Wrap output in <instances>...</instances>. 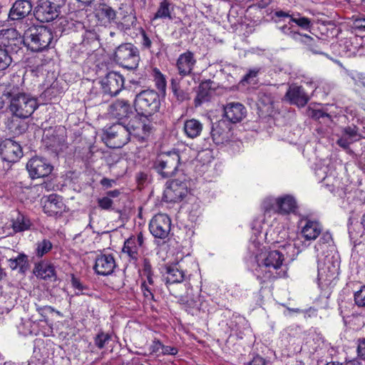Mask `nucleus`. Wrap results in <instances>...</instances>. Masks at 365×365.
I'll return each instance as SVG.
<instances>
[{"instance_id": "1", "label": "nucleus", "mask_w": 365, "mask_h": 365, "mask_svg": "<svg viewBox=\"0 0 365 365\" xmlns=\"http://www.w3.org/2000/svg\"><path fill=\"white\" fill-rule=\"evenodd\" d=\"M257 267L255 273L260 283H267L287 277L288 267L284 255L278 250H262L255 257Z\"/></svg>"}, {"instance_id": "2", "label": "nucleus", "mask_w": 365, "mask_h": 365, "mask_svg": "<svg viewBox=\"0 0 365 365\" xmlns=\"http://www.w3.org/2000/svg\"><path fill=\"white\" fill-rule=\"evenodd\" d=\"M4 96L10 98L9 110L17 118H29L38 108L36 99L20 92L18 86L8 87Z\"/></svg>"}, {"instance_id": "3", "label": "nucleus", "mask_w": 365, "mask_h": 365, "mask_svg": "<svg viewBox=\"0 0 365 365\" xmlns=\"http://www.w3.org/2000/svg\"><path fill=\"white\" fill-rule=\"evenodd\" d=\"M25 45L34 52H40L51 43V29L44 26H32L24 31Z\"/></svg>"}, {"instance_id": "4", "label": "nucleus", "mask_w": 365, "mask_h": 365, "mask_svg": "<svg viewBox=\"0 0 365 365\" xmlns=\"http://www.w3.org/2000/svg\"><path fill=\"white\" fill-rule=\"evenodd\" d=\"M134 106L139 115L149 118L159 110L160 96L154 90L143 91L136 95Z\"/></svg>"}, {"instance_id": "5", "label": "nucleus", "mask_w": 365, "mask_h": 365, "mask_svg": "<svg viewBox=\"0 0 365 365\" xmlns=\"http://www.w3.org/2000/svg\"><path fill=\"white\" fill-rule=\"evenodd\" d=\"M180 165L179 152L173 150L158 155L153 162V167L163 178H169L176 173Z\"/></svg>"}, {"instance_id": "6", "label": "nucleus", "mask_w": 365, "mask_h": 365, "mask_svg": "<svg viewBox=\"0 0 365 365\" xmlns=\"http://www.w3.org/2000/svg\"><path fill=\"white\" fill-rule=\"evenodd\" d=\"M140 60L138 48L130 43L119 45L114 51L113 61L119 66L128 69H135Z\"/></svg>"}, {"instance_id": "7", "label": "nucleus", "mask_w": 365, "mask_h": 365, "mask_svg": "<svg viewBox=\"0 0 365 365\" xmlns=\"http://www.w3.org/2000/svg\"><path fill=\"white\" fill-rule=\"evenodd\" d=\"M103 140L109 148H120L128 143L129 132L124 123L118 122L104 130Z\"/></svg>"}, {"instance_id": "8", "label": "nucleus", "mask_w": 365, "mask_h": 365, "mask_svg": "<svg viewBox=\"0 0 365 365\" xmlns=\"http://www.w3.org/2000/svg\"><path fill=\"white\" fill-rule=\"evenodd\" d=\"M125 125L129 132V138L133 135L141 143L148 138L153 130V125L149 118L139 115L138 113L128 123H125Z\"/></svg>"}, {"instance_id": "9", "label": "nucleus", "mask_w": 365, "mask_h": 365, "mask_svg": "<svg viewBox=\"0 0 365 365\" xmlns=\"http://www.w3.org/2000/svg\"><path fill=\"white\" fill-rule=\"evenodd\" d=\"M25 45V37L15 29H3L0 31V47L9 54L17 53Z\"/></svg>"}, {"instance_id": "10", "label": "nucleus", "mask_w": 365, "mask_h": 365, "mask_svg": "<svg viewBox=\"0 0 365 365\" xmlns=\"http://www.w3.org/2000/svg\"><path fill=\"white\" fill-rule=\"evenodd\" d=\"M64 4L65 0H56V2L42 1L36 6L34 16L41 22L51 21L58 16L59 9Z\"/></svg>"}, {"instance_id": "11", "label": "nucleus", "mask_w": 365, "mask_h": 365, "mask_svg": "<svg viewBox=\"0 0 365 365\" xmlns=\"http://www.w3.org/2000/svg\"><path fill=\"white\" fill-rule=\"evenodd\" d=\"M171 220L165 214H157L150 220L149 223V230L150 233L159 239H165L170 231Z\"/></svg>"}, {"instance_id": "12", "label": "nucleus", "mask_w": 365, "mask_h": 365, "mask_svg": "<svg viewBox=\"0 0 365 365\" xmlns=\"http://www.w3.org/2000/svg\"><path fill=\"white\" fill-rule=\"evenodd\" d=\"M26 169L30 177L35 179L48 176L52 172L53 166L46 158L36 156L28 161Z\"/></svg>"}, {"instance_id": "13", "label": "nucleus", "mask_w": 365, "mask_h": 365, "mask_svg": "<svg viewBox=\"0 0 365 365\" xmlns=\"http://www.w3.org/2000/svg\"><path fill=\"white\" fill-rule=\"evenodd\" d=\"M124 77L118 72H109L101 81L103 92L111 96L118 95L124 87Z\"/></svg>"}, {"instance_id": "14", "label": "nucleus", "mask_w": 365, "mask_h": 365, "mask_svg": "<svg viewBox=\"0 0 365 365\" xmlns=\"http://www.w3.org/2000/svg\"><path fill=\"white\" fill-rule=\"evenodd\" d=\"M32 11V5L29 0H17L13 4L8 14V18L11 21H16L21 24L19 29H26V24L23 21Z\"/></svg>"}, {"instance_id": "15", "label": "nucleus", "mask_w": 365, "mask_h": 365, "mask_svg": "<svg viewBox=\"0 0 365 365\" xmlns=\"http://www.w3.org/2000/svg\"><path fill=\"white\" fill-rule=\"evenodd\" d=\"M0 155L4 161L16 163L23 155L21 145L11 138H6L0 143Z\"/></svg>"}, {"instance_id": "16", "label": "nucleus", "mask_w": 365, "mask_h": 365, "mask_svg": "<svg viewBox=\"0 0 365 365\" xmlns=\"http://www.w3.org/2000/svg\"><path fill=\"white\" fill-rule=\"evenodd\" d=\"M210 134L213 142L217 145L230 142L233 136L232 126L226 120H220L214 123Z\"/></svg>"}, {"instance_id": "17", "label": "nucleus", "mask_w": 365, "mask_h": 365, "mask_svg": "<svg viewBox=\"0 0 365 365\" xmlns=\"http://www.w3.org/2000/svg\"><path fill=\"white\" fill-rule=\"evenodd\" d=\"M116 266L113 255L101 253L96 257L93 269L98 275L108 276L114 272Z\"/></svg>"}, {"instance_id": "18", "label": "nucleus", "mask_w": 365, "mask_h": 365, "mask_svg": "<svg viewBox=\"0 0 365 365\" xmlns=\"http://www.w3.org/2000/svg\"><path fill=\"white\" fill-rule=\"evenodd\" d=\"M140 45L143 50H148L151 53L159 54L163 46V39L155 34L140 31Z\"/></svg>"}, {"instance_id": "19", "label": "nucleus", "mask_w": 365, "mask_h": 365, "mask_svg": "<svg viewBox=\"0 0 365 365\" xmlns=\"http://www.w3.org/2000/svg\"><path fill=\"white\" fill-rule=\"evenodd\" d=\"M108 112L112 118L124 123L133 114L132 108L129 101L126 100L115 101L110 105Z\"/></svg>"}, {"instance_id": "20", "label": "nucleus", "mask_w": 365, "mask_h": 365, "mask_svg": "<svg viewBox=\"0 0 365 365\" xmlns=\"http://www.w3.org/2000/svg\"><path fill=\"white\" fill-rule=\"evenodd\" d=\"M339 274V262L333 257H326L323 264L318 267V277L324 281H331Z\"/></svg>"}, {"instance_id": "21", "label": "nucleus", "mask_w": 365, "mask_h": 365, "mask_svg": "<svg viewBox=\"0 0 365 365\" xmlns=\"http://www.w3.org/2000/svg\"><path fill=\"white\" fill-rule=\"evenodd\" d=\"M196 62L195 55L190 51H187L178 56L176 61V68L181 78L188 76L192 73Z\"/></svg>"}, {"instance_id": "22", "label": "nucleus", "mask_w": 365, "mask_h": 365, "mask_svg": "<svg viewBox=\"0 0 365 365\" xmlns=\"http://www.w3.org/2000/svg\"><path fill=\"white\" fill-rule=\"evenodd\" d=\"M43 211L49 216L61 215L66 211V205L63 197L56 194H51L44 202Z\"/></svg>"}, {"instance_id": "23", "label": "nucleus", "mask_w": 365, "mask_h": 365, "mask_svg": "<svg viewBox=\"0 0 365 365\" xmlns=\"http://www.w3.org/2000/svg\"><path fill=\"white\" fill-rule=\"evenodd\" d=\"M144 243V237L142 232L136 236L131 235L125 242L123 247V252L128 255L130 259L137 261L138 259V251Z\"/></svg>"}, {"instance_id": "24", "label": "nucleus", "mask_w": 365, "mask_h": 365, "mask_svg": "<svg viewBox=\"0 0 365 365\" xmlns=\"http://www.w3.org/2000/svg\"><path fill=\"white\" fill-rule=\"evenodd\" d=\"M224 115L229 123H236L245 117L246 108L240 103H229L224 106Z\"/></svg>"}, {"instance_id": "25", "label": "nucleus", "mask_w": 365, "mask_h": 365, "mask_svg": "<svg viewBox=\"0 0 365 365\" xmlns=\"http://www.w3.org/2000/svg\"><path fill=\"white\" fill-rule=\"evenodd\" d=\"M185 277V272L178 262L166 266L165 272L163 274V280L167 287H169L170 284L182 282Z\"/></svg>"}, {"instance_id": "26", "label": "nucleus", "mask_w": 365, "mask_h": 365, "mask_svg": "<svg viewBox=\"0 0 365 365\" xmlns=\"http://www.w3.org/2000/svg\"><path fill=\"white\" fill-rule=\"evenodd\" d=\"M187 192V188L185 183L173 180L165 190V196L168 201L176 202L183 200Z\"/></svg>"}, {"instance_id": "27", "label": "nucleus", "mask_w": 365, "mask_h": 365, "mask_svg": "<svg viewBox=\"0 0 365 365\" xmlns=\"http://www.w3.org/2000/svg\"><path fill=\"white\" fill-rule=\"evenodd\" d=\"M359 128L356 125H349L342 129L341 136L337 140L336 143L340 147L346 149L349 145L361 139Z\"/></svg>"}, {"instance_id": "28", "label": "nucleus", "mask_w": 365, "mask_h": 365, "mask_svg": "<svg viewBox=\"0 0 365 365\" xmlns=\"http://www.w3.org/2000/svg\"><path fill=\"white\" fill-rule=\"evenodd\" d=\"M285 96L292 104L301 107L304 106L309 100L302 86L295 84L289 86Z\"/></svg>"}, {"instance_id": "29", "label": "nucleus", "mask_w": 365, "mask_h": 365, "mask_svg": "<svg viewBox=\"0 0 365 365\" xmlns=\"http://www.w3.org/2000/svg\"><path fill=\"white\" fill-rule=\"evenodd\" d=\"M277 207H278L277 214L279 215H284L294 213L297 208L295 199L289 195L277 197Z\"/></svg>"}, {"instance_id": "30", "label": "nucleus", "mask_w": 365, "mask_h": 365, "mask_svg": "<svg viewBox=\"0 0 365 365\" xmlns=\"http://www.w3.org/2000/svg\"><path fill=\"white\" fill-rule=\"evenodd\" d=\"M212 84V81L210 80H207L200 83V84L198 86L197 96L194 100L195 107H199L203 103L207 102L210 100L212 93V91L211 88Z\"/></svg>"}, {"instance_id": "31", "label": "nucleus", "mask_w": 365, "mask_h": 365, "mask_svg": "<svg viewBox=\"0 0 365 365\" xmlns=\"http://www.w3.org/2000/svg\"><path fill=\"white\" fill-rule=\"evenodd\" d=\"M34 274L43 279L56 278V270L54 266L48 261H41L36 264L34 269Z\"/></svg>"}, {"instance_id": "32", "label": "nucleus", "mask_w": 365, "mask_h": 365, "mask_svg": "<svg viewBox=\"0 0 365 365\" xmlns=\"http://www.w3.org/2000/svg\"><path fill=\"white\" fill-rule=\"evenodd\" d=\"M202 129V123L195 118L186 120L183 124L184 133L187 138L191 139H194L200 136Z\"/></svg>"}, {"instance_id": "33", "label": "nucleus", "mask_w": 365, "mask_h": 365, "mask_svg": "<svg viewBox=\"0 0 365 365\" xmlns=\"http://www.w3.org/2000/svg\"><path fill=\"white\" fill-rule=\"evenodd\" d=\"M322 232V226L317 221L307 220L303 226L301 234L307 240H314Z\"/></svg>"}, {"instance_id": "34", "label": "nucleus", "mask_w": 365, "mask_h": 365, "mask_svg": "<svg viewBox=\"0 0 365 365\" xmlns=\"http://www.w3.org/2000/svg\"><path fill=\"white\" fill-rule=\"evenodd\" d=\"M96 16L98 19L110 23L115 19L116 12L110 6L106 4H101L96 9Z\"/></svg>"}, {"instance_id": "35", "label": "nucleus", "mask_w": 365, "mask_h": 365, "mask_svg": "<svg viewBox=\"0 0 365 365\" xmlns=\"http://www.w3.org/2000/svg\"><path fill=\"white\" fill-rule=\"evenodd\" d=\"M171 6L172 3L170 0H161L159 4L157 11L155 13L154 16L150 19L152 21H154L157 19H172L171 16Z\"/></svg>"}, {"instance_id": "36", "label": "nucleus", "mask_w": 365, "mask_h": 365, "mask_svg": "<svg viewBox=\"0 0 365 365\" xmlns=\"http://www.w3.org/2000/svg\"><path fill=\"white\" fill-rule=\"evenodd\" d=\"M11 222L12 228L15 232L27 230L31 225L29 219L19 212L16 213V216L14 217Z\"/></svg>"}, {"instance_id": "37", "label": "nucleus", "mask_w": 365, "mask_h": 365, "mask_svg": "<svg viewBox=\"0 0 365 365\" xmlns=\"http://www.w3.org/2000/svg\"><path fill=\"white\" fill-rule=\"evenodd\" d=\"M8 262L11 269H19L21 273H24L29 268L28 257L23 253L18 255L15 258L8 259Z\"/></svg>"}, {"instance_id": "38", "label": "nucleus", "mask_w": 365, "mask_h": 365, "mask_svg": "<svg viewBox=\"0 0 365 365\" xmlns=\"http://www.w3.org/2000/svg\"><path fill=\"white\" fill-rule=\"evenodd\" d=\"M71 284L72 287L76 290L75 295H92L90 287L83 284L80 278L76 277L74 274H71Z\"/></svg>"}, {"instance_id": "39", "label": "nucleus", "mask_w": 365, "mask_h": 365, "mask_svg": "<svg viewBox=\"0 0 365 365\" xmlns=\"http://www.w3.org/2000/svg\"><path fill=\"white\" fill-rule=\"evenodd\" d=\"M323 43V41L319 37L314 38L307 34H304L303 43L307 47V49L314 54H324L321 51V45Z\"/></svg>"}, {"instance_id": "40", "label": "nucleus", "mask_w": 365, "mask_h": 365, "mask_svg": "<svg viewBox=\"0 0 365 365\" xmlns=\"http://www.w3.org/2000/svg\"><path fill=\"white\" fill-rule=\"evenodd\" d=\"M170 86L172 92L178 101L183 102L190 99V93L181 88L178 78H172Z\"/></svg>"}, {"instance_id": "41", "label": "nucleus", "mask_w": 365, "mask_h": 365, "mask_svg": "<svg viewBox=\"0 0 365 365\" xmlns=\"http://www.w3.org/2000/svg\"><path fill=\"white\" fill-rule=\"evenodd\" d=\"M290 22L296 24L299 27L305 31H310L313 26L310 19L303 16L299 13H293L291 14Z\"/></svg>"}, {"instance_id": "42", "label": "nucleus", "mask_w": 365, "mask_h": 365, "mask_svg": "<svg viewBox=\"0 0 365 365\" xmlns=\"http://www.w3.org/2000/svg\"><path fill=\"white\" fill-rule=\"evenodd\" d=\"M261 68L255 67L250 68L246 74L242 77L239 84L243 86L248 85H255L257 83V76L260 73Z\"/></svg>"}, {"instance_id": "43", "label": "nucleus", "mask_w": 365, "mask_h": 365, "mask_svg": "<svg viewBox=\"0 0 365 365\" xmlns=\"http://www.w3.org/2000/svg\"><path fill=\"white\" fill-rule=\"evenodd\" d=\"M206 302H201L200 299H187L185 304V310L192 315L197 314L199 312H205V305Z\"/></svg>"}, {"instance_id": "44", "label": "nucleus", "mask_w": 365, "mask_h": 365, "mask_svg": "<svg viewBox=\"0 0 365 365\" xmlns=\"http://www.w3.org/2000/svg\"><path fill=\"white\" fill-rule=\"evenodd\" d=\"M111 340V335L103 331H99L93 337L94 346L98 349H103Z\"/></svg>"}, {"instance_id": "45", "label": "nucleus", "mask_w": 365, "mask_h": 365, "mask_svg": "<svg viewBox=\"0 0 365 365\" xmlns=\"http://www.w3.org/2000/svg\"><path fill=\"white\" fill-rule=\"evenodd\" d=\"M360 225L361 229L357 230L355 225H353V223L349 224L348 230L351 238L354 239L365 235V213L361 217Z\"/></svg>"}, {"instance_id": "46", "label": "nucleus", "mask_w": 365, "mask_h": 365, "mask_svg": "<svg viewBox=\"0 0 365 365\" xmlns=\"http://www.w3.org/2000/svg\"><path fill=\"white\" fill-rule=\"evenodd\" d=\"M277 198L269 197L263 200L261 207L264 214H277L278 207H277Z\"/></svg>"}, {"instance_id": "47", "label": "nucleus", "mask_w": 365, "mask_h": 365, "mask_svg": "<svg viewBox=\"0 0 365 365\" xmlns=\"http://www.w3.org/2000/svg\"><path fill=\"white\" fill-rule=\"evenodd\" d=\"M52 247L53 245L51 241L47 239H43L36 243V255L38 257H42L43 255L49 252Z\"/></svg>"}, {"instance_id": "48", "label": "nucleus", "mask_w": 365, "mask_h": 365, "mask_svg": "<svg viewBox=\"0 0 365 365\" xmlns=\"http://www.w3.org/2000/svg\"><path fill=\"white\" fill-rule=\"evenodd\" d=\"M153 78L156 88L161 92L166 89V80L165 76L157 68L153 69Z\"/></svg>"}, {"instance_id": "49", "label": "nucleus", "mask_w": 365, "mask_h": 365, "mask_svg": "<svg viewBox=\"0 0 365 365\" xmlns=\"http://www.w3.org/2000/svg\"><path fill=\"white\" fill-rule=\"evenodd\" d=\"M7 128L14 135L21 134L26 130V125L18 120H9Z\"/></svg>"}, {"instance_id": "50", "label": "nucleus", "mask_w": 365, "mask_h": 365, "mask_svg": "<svg viewBox=\"0 0 365 365\" xmlns=\"http://www.w3.org/2000/svg\"><path fill=\"white\" fill-rule=\"evenodd\" d=\"M36 325L31 320H26L19 327L20 332L24 335L36 334Z\"/></svg>"}, {"instance_id": "51", "label": "nucleus", "mask_w": 365, "mask_h": 365, "mask_svg": "<svg viewBox=\"0 0 365 365\" xmlns=\"http://www.w3.org/2000/svg\"><path fill=\"white\" fill-rule=\"evenodd\" d=\"M12 57L6 51L0 48V71H3L8 68L11 64Z\"/></svg>"}, {"instance_id": "52", "label": "nucleus", "mask_w": 365, "mask_h": 365, "mask_svg": "<svg viewBox=\"0 0 365 365\" xmlns=\"http://www.w3.org/2000/svg\"><path fill=\"white\" fill-rule=\"evenodd\" d=\"M98 205L101 210H113V201L107 195L99 197L97 200Z\"/></svg>"}, {"instance_id": "53", "label": "nucleus", "mask_w": 365, "mask_h": 365, "mask_svg": "<svg viewBox=\"0 0 365 365\" xmlns=\"http://www.w3.org/2000/svg\"><path fill=\"white\" fill-rule=\"evenodd\" d=\"M83 41L86 43H90L95 41L98 38V34L95 29H85L84 33L82 35Z\"/></svg>"}, {"instance_id": "54", "label": "nucleus", "mask_w": 365, "mask_h": 365, "mask_svg": "<svg viewBox=\"0 0 365 365\" xmlns=\"http://www.w3.org/2000/svg\"><path fill=\"white\" fill-rule=\"evenodd\" d=\"M36 310L41 315V321L46 322L47 315L49 313H53L55 311V309L51 306H43L41 307L38 304H36Z\"/></svg>"}, {"instance_id": "55", "label": "nucleus", "mask_w": 365, "mask_h": 365, "mask_svg": "<svg viewBox=\"0 0 365 365\" xmlns=\"http://www.w3.org/2000/svg\"><path fill=\"white\" fill-rule=\"evenodd\" d=\"M153 287L154 286H150V284H147L146 282L141 283V286H140L141 291H142L145 298H146L148 300H152L154 299Z\"/></svg>"}, {"instance_id": "56", "label": "nucleus", "mask_w": 365, "mask_h": 365, "mask_svg": "<svg viewBox=\"0 0 365 365\" xmlns=\"http://www.w3.org/2000/svg\"><path fill=\"white\" fill-rule=\"evenodd\" d=\"M163 344L158 339H154L150 346V353L156 356L161 355L160 352L163 349Z\"/></svg>"}, {"instance_id": "57", "label": "nucleus", "mask_w": 365, "mask_h": 365, "mask_svg": "<svg viewBox=\"0 0 365 365\" xmlns=\"http://www.w3.org/2000/svg\"><path fill=\"white\" fill-rule=\"evenodd\" d=\"M141 276L143 277L145 275H149L153 273V267L150 263V261L148 258H144L143 260L142 269H141Z\"/></svg>"}, {"instance_id": "58", "label": "nucleus", "mask_w": 365, "mask_h": 365, "mask_svg": "<svg viewBox=\"0 0 365 365\" xmlns=\"http://www.w3.org/2000/svg\"><path fill=\"white\" fill-rule=\"evenodd\" d=\"M357 355L360 359L365 360V337L357 340Z\"/></svg>"}, {"instance_id": "59", "label": "nucleus", "mask_w": 365, "mask_h": 365, "mask_svg": "<svg viewBox=\"0 0 365 365\" xmlns=\"http://www.w3.org/2000/svg\"><path fill=\"white\" fill-rule=\"evenodd\" d=\"M178 353V348L170 346L163 345V349L160 352L161 355H172L175 356Z\"/></svg>"}, {"instance_id": "60", "label": "nucleus", "mask_w": 365, "mask_h": 365, "mask_svg": "<svg viewBox=\"0 0 365 365\" xmlns=\"http://www.w3.org/2000/svg\"><path fill=\"white\" fill-rule=\"evenodd\" d=\"M312 117L315 120H319L324 118H330L329 114L322 110H313L312 111Z\"/></svg>"}, {"instance_id": "61", "label": "nucleus", "mask_w": 365, "mask_h": 365, "mask_svg": "<svg viewBox=\"0 0 365 365\" xmlns=\"http://www.w3.org/2000/svg\"><path fill=\"white\" fill-rule=\"evenodd\" d=\"M61 142L59 138H57L55 135H52V139H50V142L46 143L47 146L51 148L54 150H57L60 146Z\"/></svg>"}, {"instance_id": "62", "label": "nucleus", "mask_w": 365, "mask_h": 365, "mask_svg": "<svg viewBox=\"0 0 365 365\" xmlns=\"http://www.w3.org/2000/svg\"><path fill=\"white\" fill-rule=\"evenodd\" d=\"M115 182V180L108 179L107 178H103L100 182L101 185L106 188L112 187Z\"/></svg>"}, {"instance_id": "63", "label": "nucleus", "mask_w": 365, "mask_h": 365, "mask_svg": "<svg viewBox=\"0 0 365 365\" xmlns=\"http://www.w3.org/2000/svg\"><path fill=\"white\" fill-rule=\"evenodd\" d=\"M248 365H265V361L262 357L257 355L248 363Z\"/></svg>"}, {"instance_id": "64", "label": "nucleus", "mask_w": 365, "mask_h": 365, "mask_svg": "<svg viewBox=\"0 0 365 365\" xmlns=\"http://www.w3.org/2000/svg\"><path fill=\"white\" fill-rule=\"evenodd\" d=\"M341 365H365L363 364L359 359H352L349 360H346Z\"/></svg>"}]
</instances>
